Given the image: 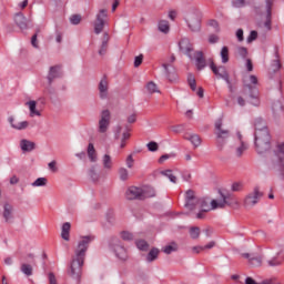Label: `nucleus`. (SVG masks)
I'll list each match as a JSON object with an SVG mask.
<instances>
[{"mask_svg": "<svg viewBox=\"0 0 284 284\" xmlns=\"http://www.w3.org/2000/svg\"><path fill=\"white\" fill-rule=\"evenodd\" d=\"M258 39V32L251 31L250 36L247 37V43H252V41H256Z\"/></svg>", "mask_w": 284, "mask_h": 284, "instance_id": "obj_56", "label": "nucleus"}, {"mask_svg": "<svg viewBox=\"0 0 284 284\" xmlns=\"http://www.w3.org/2000/svg\"><path fill=\"white\" fill-rule=\"evenodd\" d=\"M236 39H237V41H240V43L245 41V38L243 37V29H239L236 31Z\"/></svg>", "mask_w": 284, "mask_h": 284, "instance_id": "obj_62", "label": "nucleus"}, {"mask_svg": "<svg viewBox=\"0 0 284 284\" xmlns=\"http://www.w3.org/2000/svg\"><path fill=\"white\" fill-rule=\"evenodd\" d=\"M135 245L138 250H141L142 252H148V247H150V244H148L144 240L136 241Z\"/></svg>", "mask_w": 284, "mask_h": 284, "instance_id": "obj_46", "label": "nucleus"}, {"mask_svg": "<svg viewBox=\"0 0 284 284\" xmlns=\"http://www.w3.org/2000/svg\"><path fill=\"white\" fill-rule=\"evenodd\" d=\"M258 78L256 75H245L243 78L242 94L247 99L251 105L258 106Z\"/></svg>", "mask_w": 284, "mask_h": 284, "instance_id": "obj_3", "label": "nucleus"}, {"mask_svg": "<svg viewBox=\"0 0 284 284\" xmlns=\"http://www.w3.org/2000/svg\"><path fill=\"white\" fill-rule=\"evenodd\" d=\"M126 166L130 169L134 166V158L132 156V154L128 155L126 158Z\"/></svg>", "mask_w": 284, "mask_h": 284, "instance_id": "obj_61", "label": "nucleus"}, {"mask_svg": "<svg viewBox=\"0 0 284 284\" xmlns=\"http://www.w3.org/2000/svg\"><path fill=\"white\" fill-rule=\"evenodd\" d=\"M178 250L179 245L176 244V242H171L169 245L162 248V252H164V254H172V252H176Z\"/></svg>", "mask_w": 284, "mask_h": 284, "instance_id": "obj_32", "label": "nucleus"}, {"mask_svg": "<svg viewBox=\"0 0 284 284\" xmlns=\"http://www.w3.org/2000/svg\"><path fill=\"white\" fill-rule=\"evenodd\" d=\"M281 251L276 252L274 248H267L266 254V265L268 267H281L283 265V258H281Z\"/></svg>", "mask_w": 284, "mask_h": 284, "instance_id": "obj_7", "label": "nucleus"}, {"mask_svg": "<svg viewBox=\"0 0 284 284\" xmlns=\"http://www.w3.org/2000/svg\"><path fill=\"white\" fill-rule=\"evenodd\" d=\"M199 204V199L195 200H186L185 203V209L190 210L192 212V210H196V205Z\"/></svg>", "mask_w": 284, "mask_h": 284, "instance_id": "obj_44", "label": "nucleus"}, {"mask_svg": "<svg viewBox=\"0 0 284 284\" xmlns=\"http://www.w3.org/2000/svg\"><path fill=\"white\" fill-rule=\"evenodd\" d=\"M273 114L278 115L283 113V103L281 101H275L272 105Z\"/></svg>", "mask_w": 284, "mask_h": 284, "instance_id": "obj_38", "label": "nucleus"}, {"mask_svg": "<svg viewBox=\"0 0 284 284\" xmlns=\"http://www.w3.org/2000/svg\"><path fill=\"white\" fill-rule=\"evenodd\" d=\"M160 32L168 34L170 32V22L168 20H161L158 24Z\"/></svg>", "mask_w": 284, "mask_h": 284, "instance_id": "obj_34", "label": "nucleus"}, {"mask_svg": "<svg viewBox=\"0 0 284 284\" xmlns=\"http://www.w3.org/2000/svg\"><path fill=\"white\" fill-rule=\"evenodd\" d=\"M174 153L171 154H163L160 159H159V163H165V161H168V159H174Z\"/></svg>", "mask_w": 284, "mask_h": 284, "instance_id": "obj_57", "label": "nucleus"}, {"mask_svg": "<svg viewBox=\"0 0 284 284\" xmlns=\"http://www.w3.org/2000/svg\"><path fill=\"white\" fill-rule=\"evenodd\" d=\"M3 219L4 221H9L10 219H12V212H13V207L11 204L9 203H6L4 206H3Z\"/></svg>", "mask_w": 284, "mask_h": 284, "instance_id": "obj_30", "label": "nucleus"}, {"mask_svg": "<svg viewBox=\"0 0 284 284\" xmlns=\"http://www.w3.org/2000/svg\"><path fill=\"white\" fill-rule=\"evenodd\" d=\"M242 256H243V258H247V261L252 265V267H261L263 265L262 256H255L250 253H243Z\"/></svg>", "mask_w": 284, "mask_h": 284, "instance_id": "obj_20", "label": "nucleus"}, {"mask_svg": "<svg viewBox=\"0 0 284 284\" xmlns=\"http://www.w3.org/2000/svg\"><path fill=\"white\" fill-rule=\"evenodd\" d=\"M187 83L193 92H196V79L192 73L187 75Z\"/></svg>", "mask_w": 284, "mask_h": 284, "instance_id": "obj_43", "label": "nucleus"}, {"mask_svg": "<svg viewBox=\"0 0 284 284\" xmlns=\"http://www.w3.org/2000/svg\"><path fill=\"white\" fill-rule=\"evenodd\" d=\"M87 154H88L91 163H97L98 156H97V150L94 149V144L89 143Z\"/></svg>", "mask_w": 284, "mask_h": 284, "instance_id": "obj_26", "label": "nucleus"}, {"mask_svg": "<svg viewBox=\"0 0 284 284\" xmlns=\"http://www.w3.org/2000/svg\"><path fill=\"white\" fill-rule=\"evenodd\" d=\"M20 270L22 273H24L26 276H32V272H33L32 265L23 263L21 264Z\"/></svg>", "mask_w": 284, "mask_h": 284, "instance_id": "obj_41", "label": "nucleus"}, {"mask_svg": "<svg viewBox=\"0 0 284 284\" xmlns=\"http://www.w3.org/2000/svg\"><path fill=\"white\" fill-rule=\"evenodd\" d=\"M119 174L121 181H128V179H130V172H128V169L125 168L119 169Z\"/></svg>", "mask_w": 284, "mask_h": 284, "instance_id": "obj_47", "label": "nucleus"}, {"mask_svg": "<svg viewBox=\"0 0 284 284\" xmlns=\"http://www.w3.org/2000/svg\"><path fill=\"white\" fill-rule=\"evenodd\" d=\"M162 176H166V179H169V181H171V183H176V175H174V173H172V170H164L161 171Z\"/></svg>", "mask_w": 284, "mask_h": 284, "instance_id": "obj_42", "label": "nucleus"}, {"mask_svg": "<svg viewBox=\"0 0 284 284\" xmlns=\"http://www.w3.org/2000/svg\"><path fill=\"white\" fill-rule=\"evenodd\" d=\"M102 165L104 170H112V156L104 154L102 158Z\"/></svg>", "mask_w": 284, "mask_h": 284, "instance_id": "obj_35", "label": "nucleus"}, {"mask_svg": "<svg viewBox=\"0 0 284 284\" xmlns=\"http://www.w3.org/2000/svg\"><path fill=\"white\" fill-rule=\"evenodd\" d=\"M110 245L113 252H115V256H118V258H121V261H125V258H128V253L125 251V247H123L119 239L113 237L110 242Z\"/></svg>", "mask_w": 284, "mask_h": 284, "instance_id": "obj_12", "label": "nucleus"}, {"mask_svg": "<svg viewBox=\"0 0 284 284\" xmlns=\"http://www.w3.org/2000/svg\"><path fill=\"white\" fill-rule=\"evenodd\" d=\"M235 57L237 59H247V48H245V47H237L235 49Z\"/></svg>", "mask_w": 284, "mask_h": 284, "instance_id": "obj_31", "label": "nucleus"}, {"mask_svg": "<svg viewBox=\"0 0 284 284\" xmlns=\"http://www.w3.org/2000/svg\"><path fill=\"white\" fill-rule=\"evenodd\" d=\"M98 90H99V97L102 101H105L110 99V82L108 81V77H103L99 84H98Z\"/></svg>", "mask_w": 284, "mask_h": 284, "instance_id": "obj_13", "label": "nucleus"}, {"mask_svg": "<svg viewBox=\"0 0 284 284\" xmlns=\"http://www.w3.org/2000/svg\"><path fill=\"white\" fill-rule=\"evenodd\" d=\"M162 68L165 71L166 79L172 83L176 81V69L173 64H170V62L162 63Z\"/></svg>", "mask_w": 284, "mask_h": 284, "instance_id": "obj_18", "label": "nucleus"}, {"mask_svg": "<svg viewBox=\"0 0 284 284\" xmlns=\"http://www.w3.org/2000/svg\"><path fill=\"white\" fill-rule=\"evenodd\" d=\"M146 92H149V94H159V92H161L159 90V87L156 85V83H154L153 81L146 83Z\"/></svg>", "mask_w": 284, "mask_h": 284, "instance_id": "obj_37", "label": "nucleus"}, {"mask_svg": "<svg viewBox=\"0 0 284 284\" xmlns=\"http://www.w3.org/2000/svg\"><path fill=\"white\" fill-rule=\"evenodd\" d=\"M122 241H134V235L128 231L121 233Z\"/></svg>", "mask_w": 284, "mask_h": 284, "instance_id": "obj_51", "label": "nucleus"}, {"mask_svg": "<svg viewBox=\"0 0 284 284\" xmlns=\"http://www.w3.org/2000/svg\"><path fill=\"white\" fill-rule=\"evenodd\" d=\"M263 199V192L258 190V187H255L251 193H248L244 201L243 206L245 210H250V207H254V205L258 204V201Z\"/></svg>", "mask_w": 284, "mask_h": 284, "instance_id": "obj_9", "label": "nucleus"}, {"mask_svg": "<svg viewBox=\"0 0 284 284\" xmlns=\"http://www.w3.org/2000/svg\"><path fill=\"white\" fill-rule=\"evenodd\" d=\"M220 54L222 63H227L230 61V49L227 47H223Z\"/></svg>", "mask_w": 284, "mask_h": 284, "instance_id": "obj_39", "label": "nucleus"}, {"mask_svg": "<svg viewBox=\"0 0 284 284\" xmlns=\"http://www.w3.org/2000/svg\"><path fill=\"white\" fill-rule=\"evenodd\" d=\"M30 22H31V20L26 18V16H23V13H21V12L16 13L14 23H16V26H18V28L20 30H28V28H30Z\"/></svg>", "mask_w": 284, "mask_h": 284, "instance_id": "obj_17", "label": "nucleus"}, {"mask_svg": "<svg viewBox=\"0 0 284 284\" xmlns=\"http://www.w3.org/2000/svg\"><path fill=\"white\" fill-rule=\"evenodd\" d=\"M266 3V20L264 22V28L266 30H272V6H274V0H265Z\"/></svg>", "mask_w": 284, "mask_h": 284, "instance_id": "obj_19", "label": "nucleus"}, {"mask_svg": "<svg viewBox=\"0 0 284 284\" xmlns=\"http://www.w3.org/2000/svg\"><path fill=\"white\" fill-rule=\"evenodd\" d=\"M141 63H143V54H140V55L135 57L134 68H139V65H141Z\"/></svg>", "mask_w": 284, "mask_h": 284, "instance_id": "obj_60", "label": "nucleus"}, {"mask_svg": "<svg viewBox=\"0 0 284 284\" xmlns=\"http://www.w3.org/2000/svg\"><path fill=\"white\" fill-rule=\"evenodd\" d=\"M186 23L191 32H201V18L197 14H190L186 19Z\"/></svg>", "mask_w": 284, "mask_h": 284, "instance_id": "obj_14", "label": "nucleus"}, {"mask_svg": "<svg viewBox=\"0 0 284 284\" xmlns=\"http://www.w3.org/2000/svg\"><path fill=\"white\" fill-rule=\"evenodd\" d=\"M31 185L32 187H45L48 185V179L38 178Z\"/></svg>", "mask_w": 284, "mask_h": 284, "instance_id": "obj_40", "label": "nucleus"}, {"mask_svg": "<svg viewBox=\"0 0 284 284\" xmlns=\"http://www.w3.org/2000/svg\"><path fill=\"white\" fill-rule=\"evenodd\" d=\"M110 41V36L108 33H103L102 37V43L99 50L100 57H105V53L108 52V43Z\"/></svg>", "mask_w": 284, "mask_h": 284, "instance_id": "obj_22", "label": "nucleus"}, {"mask_svg": "<svg viewBox=\"0 0 284 284\" xmlns=\"http://www.w3.org/2000/svg\"><path fill=\"white\" fill-rule=\"evenodd\" d=\"M179 48L183 54H186V57H190V59H192V52H194V47L192 45V42H190V39L183 38L179 42Z\"/></svg>", "mask_w": 284, "mask_h": 284, "instance_id": "obj_15", "label": "nucleus"}, {"mask_svg": "<svg viewBox=\"0 0 284 284\" xmlns=\"http://www.w3.org/2000/svg\"><path fill=\"white\" fill-rule=\"evenodd\" d=\"M30 110V116H41V112L37 110V101L31 100L26 103Z\"/></svg>", "mask_w": 284, "mask_h": 284, "instance_id": "obj_25", "label": "nucleus"}, {"mask_svg": "<svg viewBox=\"0 0 284 284\" xmlns=\"http://www.w3.org/2000/svg\"><path fill=\"white\" fill-rule=\"evenodd\" d=\"M215 136H216V143H217V148H220V150H223V145H225V141H227V139H230V130L227 129H223V119H217L215 121Z\"/></svg>", "mask_w": 284, "mask_h": 284, "instance_id": "obj_5", "label": "nucleus"}, {"mask_svg": "<svg viewBox=\"0 0 284 284\" xmlns=\"http://www.w3.org/2000/svg\"><path fill=\"white\" fill-rule=\"evenodd\" d=\"M220 195L222 196V200L219 202L216 200L211 201V207H207V202L204 200L201 201V209L202 212H210V210H223L225 209V205H231L230 202H227V199H230V194L225 195L223 192L220 191Z\"/></svg>", "mask_w": 284, "mask_h": 284, "instance_id": "obj_6", "label": "nucleus"}, {"mask_svg": "<svg viewBox=\"0 0 284 284\" xmlns=\"http://www.w3.org/2000/svg\"><path fill=\"white\" fill-rule=\"evenodd\" d=\"M125 196L128 201H145V199H152L156 196V191L152 186H130Z\"/></svg>", "mask_w": 284, "mask_h": 284, "instance_id": "obj_4", "label": "nucleus"}, {"mask_svg": "<svg viewBox=\"0 0 284 284\" xmlns=\"http://www.w3.org/2000/svg\"><path fill=\"white\" fill-rule=\"evenodd\" d=\"M37 144L34 142L28 141V140H21L20 148L22 152H32L34 150Z\"/></svg>", "mask_w": 284, "mask_h": 284, "instance_id": "obj_24", "label": "nucleus"}, {"mask_svg": "<svg viewBox=\"0 0 284 284\" xmlns=\"http://www.w3.org/2000/svg\"><path fill=\"white\" fill-rule=\"evenodd\" d=\"M160 253H161V251L159 248H156V247L151 248V251L146 255V262L154 263V261H156V258H159Z\"/></svg>", "mask_w": 284, "mask_h": 284, "instance_id": "obj_27", "label": "nucleus"}, {"mask_svg": "<svg viewBox=\"0 0 284 284\" xmlns=\"http://www.w3.org/2000/svg\"><path fill=\"white\" fill-rule=\"evenodd\" d=\"M247 150V144H245L243 141H241L240 145L235 149V156L237 159H241L243 156V153Z\"/></svg>", "mask_w": 284, "mask_h": 284, "instance_id": "obj_36", "label": "nucleus"}, {"mask_svg": "<svg viewBox=\"0 0 284 284\" xmlns=\"http://www.w3.org/2000/svg\"><path fill=\"white\" fill-rule=\"evenodd\" d=\"M195 63H196L197 70H203V68L207 65L205 62V58L203 57V53L201 51H197L195 53Z\"/></svg>", "mask_w": 284, "mask_h": 284, "instance_id": "obj_23", "label": "nucleus"}, {"mask_svg": "<svg viewBox=\"0 0 284 284\" xmlns=\"http://www.w3.org/2000/svg\"><path fill=\"white\" fill-rule=\"evenodd\" d=\"M196 201V195L194 194L193 190H187L186 191V201Z\"/></svg>", "mask_w": 284, "mask_h": 284, "instance_id": "obj_59", "label": "nucleus"}, {"mask_svg": "<svg viewBox=\"0 0 284 284\" xmlns=\"http://www.w3.org/2000/svg\"><path fill=\"white\" fill-rule=\"evenodd\" d=\"M233 8H245L247 6V0H232Z\"/></svg>", "mask_w": 284, "mask_h": 284, "instance_id": "obj_49", "label": "nucleus"}, {"mask_svg": "<svg viewBox=\"0 0 284 284\" xmlns=\"http://www.w3.org/2000/svg\"><path fill=\"white\" fill-rule=\"evenodd\" d=\"M275 154L277 156V165L280 170H284V142L276 145Z\"/></svg>", "mask_w": 284, "mask_h": 284, "instance_id": "obj_21", "label": "nucleus"}, {"mask_svg": "<svg viewBox=\"0 0 284 284\" xmlns=\"http://www.w3.org/2000/svg\"><path fill=\"white\" fill-rule=\"evenodd\" d=\"M71 227H72V225L70 224V222H65L62 225L61 236H62L63 241H70V229Z\"/></svg>", "mask_w": 284, "mask_h": 284, "instance_id": "obj_28", "label": "nucleus"}, {"mask_svg": "<svg viewBox=\"0 0 284 284\" xmlns=\"http://www.w3.org/2000/svg\"><path fill=\"white\" fill-rule=\"evenodd\" d=\"M11 126L14 128V130H26L30 123L28 121L22 122H14V118H10Z\"/></svg>", "mask_w": 284, "mask_h": 284, "instance_id": "obj_29", "label": "nucleus"}, {"mask_svg": "<svg viewBox=\"0 0 284 284\" xmlns=\"http://www.w3.org/2000/svg\"><path fill=\"white\" fill-rule=\"evenodd\" d=\"M49 284H59L57 282V276H54V273H49Z\"/></svg>", "mask_w": 284, "mask_h": 284, "instance_id": "obj_64", "label": "nucleus"}, {"mask_svg": "<svg viewBox=\"0 0 284 284\" xmlns=\"http://www.w3.org/2000/svg\"><path fill=\"white\" fill-rule=\"evenodd\" d=\"M61 64L50 67L49 73L47 75L49 85H52V83H54V79H61Z\"/></svg>", "mask_w": 284, "mask_h": 284, "instance_id": "obj_16", "label": "nucleus"}, {"mask_svg": "<svg viewBox=\"0 0 284 284\" xmlns=\"http://www.w3.org/2000/svg\"><path fill=\"white\" fill-rule=\"evenodd\" d=\"M149 152H158L159 151V143L151 141L146 144Z\"/></svg>", "mask_w": 284, "mask_h": 284, "instance_id": "obj_52", "label": "nucleus"}, {"mask_svg": "<svg viewBox=\"0 0 284 284\" xmlns=\"http://www.w3.org/2000/svg\"><path fill=\"white\" fill-rule=\"evenodd\" d=\"M48 166H49V170H51V172H57L58 171V169H57V161H51L49 164H48Z\"/></svg>", "mask_w": 284, "mask_h": 284, "instance_id": "obj_63", "label": "nucleus"}, {"mask_svg": "<svg viewBox=\"0 0 284 284\" xmlns=\"http://www.w3.org/2000/svg\"><path fill=\"white\" fill-rule=\"evenodd\" d=\"M39 29H37V32L31 38V44L33 48H39V42H37V37L39 34Z\"/></svg>", "mask_w": 284, "mask_h": 284, "instance_id": "obj_58", "label": "nucleus"}, {"mask_svg": "<svg viewBox=\"0 0 284 284\" xmlns=\"http://www.w3.org/2000/svg\"><path fill=\"white\" fill-rule=\"evenodd\" d=\"M91 241H94V236L87 235L81 237L68 270V275L74 281H78V284H81L85 253L88 252V247H90Z\"/></svg>", "mask_w": 284, "mask_h": 284, "instance_id": "obj_1", "label": "nucleus"}, {"mask_svg": "<svg viewBox=\"0 0 284 284\" xmlns=\"http://www.w3.org/2000/svg\"><path fill=\"white\" fill-rule=\"evenodd\" d=\"M185 139L186 141H190L194 148H199V145H201V136H199V134H190Z\"/></svg>", "mask_w": 284, "mask_h": 284, "instance_id": "obj_33", "label": "nucleus"}, {"mask_svg": "<svg viewBox=\"0 0 284 284\" xmlns=\"http://www.w3.org/2000/svg\"><path fill=\"white\" fill-rule=\"evenodd\" d=\"M70 22L72 23V26H79V23H81V16L80 14L71 16Z\"/></svg>", "mask_w": 284, "mask_h": 284, "instance_id": "obj_53", "label": "nucleus"}, {"mask_svg": "<svg viewBox=\"0 0 284 284\" xmlns=\"http://www.w3.org/2000/svg\"><path fill=\"white\" fill-rule=\"evenodd\" d=\"M210 68L215 77H219V79H223L227 83L229 88H232V81H230V73H227V69H225L224 65L216 67L214 64V61L211 60Z\"/></svg>", "mask_w": 284, "mask_h": 284, "instance_id": "obj_10", "label": "nucleus"}, {"mask_svg": "<svg viewBox=\"0 0 284 284\" xmlns=\"http://www.w3.org/2000/svg\"><path fill=\"white\" fill-rule=\"evenodd\" d=\"M232 192H241L243 190V183L234 182L231 186Z\"/></svg>", "mask_w": 284, "mask_h": 284, "instance_id": "obj_55", "label": "nucleus"}, {"mask_svg": "<svg viewBox=\"0 0 284 284\" xmlns=\"http://www.w3.org/2000/svg\"><path fill=\"white\" fill-rule=\"evenodd\" d=\"M121 132H123V126L116 125L114 129V140L115 141H119V139H121Z\"/></svg>", "mask_w": 284, "mask_h": 284, "instance_id": "obj_54", "label": "nucleus"}, {"mask_svg": "<svg viewBox=\"0 0 284 284\" xmlns=\"http://www.w3.org/2000/svg\"><path fill=\"white\" fill-rule=\"evenodd\" d=\"M190 236L193 240L199 239V236H201V229L199 226H192L190 229Z\"/></svg>", "mask_w": 284, "mask_h": 284, "instance_id": "obj_45", "label": "nucleus"}, {"mask_svg": "<svg viewBox=\"0 0 284 284\" xmlns=\"http://www.w3.org/2000/svg\"><path fill=\"white\" fill-rule=\"evenodd\" d=\"M105 19H108V10L101 9L97 14V18L93 24L94 32L97 34H101V32H103V28H105Z\"/></svg>", "mask_w": 284, "mask_h": 284, "instance_id": "obj_11", "label": "nucleus"}, {"mask_svg": "<svg viewBox=\"0 0 284 284\" xmlns=\"http://www.w3.org/2000/svg\"><path fill=\"white\" fill-rule=\"evenodd\" d=\"M254 143L257 154H266L272 150V135L267 129V124L263 119L257 118L255 120V133Z\"/></svg>", "mask_w": 284, "mask_h": 284, "instance_id": "obj_2", "label": "nucleus"}, {"mask_svg": "<svg viewBox=\"0 0 284 284\" xmlns=\"http://www.w3.org/2000/svg\"><path fill=\"white\" fill-rule=\"evenodd\" d=\"M111 121H112V113L110 112V110H108V109L102 110L100 113L98 132L100 134H105V132H108V130L110 129Z\"/></svg>", "mask_w": 284, "mask_h": 284, "instance_id": "obj_8", "label": "nucleus"}, {"mask_svg": "<svg viewBox=\"0 0 284 284\" xmlns=\"http://www.w3.org/2000/svg\"><path fill=\"white\" fill-rule=\"evenodd\" d=\"M89 176L92 179V181H99V173L97 172V166L90 168Z\"/></svg>", "mask_w": 284, "mask_h": 284, "instance_id": "obj_48", "label": "nucleus"}, {"mask_svg": "<svg viewBox=\"0 0 284 284\" xmlns=\"http://www.w3.org/2000/svg\"><path fill=\"white\" fill-rule=\"evenodd\" d=\"M121 139V144H120V148H125V141H128V139H130V131H124L122 133V136L120 138Z\"/></svg>", "mask_w": 284, "mask_h": 284, "instance_id": "obj_50", "label": "nucleus"}]
</instances>
